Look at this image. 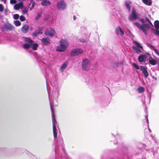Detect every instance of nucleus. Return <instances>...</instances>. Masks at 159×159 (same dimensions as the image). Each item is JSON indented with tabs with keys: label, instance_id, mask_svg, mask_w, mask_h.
I'll return each mask as SVG.
<instances>
[{
	"label": "nucleus",
	"instance_id": "38",
	"mask_svg": "<svg viewBox=\"0 0 159 159\" xmlns=\"http://www.w3.org/2000/svg\"><path fill=\"white\" fill-rule=\"evenodd\" d=\"M154 51L155 52V53L158 56H159V52H158V51L156 49H154Z\"/></svg>",
	"mask_w": 159,
	"mask_h": 159
},
{
	"label": "nucleus",
	"instance_id": "18",
	"mask_svg": "<svg viewBox=\"0 0 159 159\" xmlns=\"http://www.w3.org/2000/svg\"><path fill=\"white\" fill-rule=\"evenodd\" d=\"M67 64L68 62H65L61 65L60 67V70L62 71H63L64 69L67 66Z\"/></svg>",
	"mask_w": 159,
	"mask_h": 159
},
{
	"label": "nucleus",
	"instance_id": "9",
	"mask_svg": "<svg viewBox=\"0 0 159 159\" xmlns=\"http://www.w3.org/2000/svg\"><path fill=\"white\" fill-rule=\"evenodd\" d=\"M3 28L10 31L14 29L13 26L8 22L4 24Z\"/></svg>",
	"mask_w": 159,
	"mask_h": 159
},
{
	"label": "nucleus",
	"instance_id": "13",
	"mask_svg": "<svg viewBox=\"0 0 159 159\" xmlns=\"http://www.w3.org/2000/svg\"><path fill=\"white\" fill-rule=\"evenodd\" d=\"M29 29V26L25 25H24L22 28V31L24 33H26Z\"/></svg>",
	"mask_w": 159,
	"mask_h": 159
},
{
	"label": "nucleus",
	"instance_id": "16",
	"mask_svg": "<svg viewBox=\"0 0 159 159\" xmlns=\"http://www.w3.org/2000/svg\"><path fill=\"white\" fill-rule=\"evenodd\" d=\"M50 5L51 3L49 1H46L44 0L41 2V5L43 6H47Z\"/></svg>",
	"mask_w": 159,
	"mask_h": 159
},
{
	"label": "nucleus",
	"instance_id": "42",
	"mask_svg": "<svg viewBox=\"0 0 159 159\" xmlns=\"http://www.w3.org/2000/svg\"><path fill=\"white\" fill-rule=\"evenodd\" d=\"M155 34L158 35L159 36V30H156V33Z\"/></svg>",
	"mask_w": 159,
	"mask_h": 159
},
{
	"label": "nucleus",
	"instance_id": "4",
	"mask_svg": "<svg viewBox=\"0 0 159 159\" xmlns=\"http://www.w3.org/2000/svg\"><path fill=\"white\" fill-rule=\"evenodd\" d=\"M133 42L136 46V47L134 46L132 47V48L138 54L142 52L143 50V47L136 41H133Z\"/></svg>",
	"mask_w": 159,
	"mask_h": 159
},
{
	"label": "nucleus",
	"instance_id": "23",
	"mask_svg": "<svg viewBox=\"0 0 159 159\" xmlns=\"http://www.w3.org/2000/svg\"><path fill=\"white\" fill-rule=\"evenodd\" d=\"M38 45L37 43H34L32 45V49L34 50H36L37 49V48L38 47Z\"/></svg>",
	"mask_w": 159,
	"mask_h": 159
},
{
	"label": "nucleus",
	"instance_id": "47",
	"mask_svg": "<svg viewBox=\"0 0 159 159\" xmlns=\"http://www.w3.org/2000/svg\"><path fill=\"white\" fill-rule=\"evenodd\" d=\"M149 131H150V132H151V130L150 129H149Z\"/></svg>",
	"mask_w": 159,
	"mask_h": 159
},
{
	"label": "nucleus",
	"instance_id": "44",
	"mask_svg": "<svg viewBox=\"0 0 159 159\" xmlns=\"http://www.w3.org/2000/svg\"><path fill=\"white\" fill-rule=\"evenodd\" d=\"M42 27H39L38 28V30L39 31V32H40V31L42 30Z\"/></svg>",
	"mask_w": 159,
	"mask_h": 159
},
{
	"label": "nucleus",
	"instance_id": "20",
	"mask_svg": "<svg viewBox=\"0 0 159 159\" xmlns=\"http://www.w3.org/2000/svg\"><path fill=\"white\" fill-rule=\"evenodd\" d=\"M149 63L152 65H154L157 64L156 61L153 59L149 60Z\"/></svg>",
	"mask_w": 159,
	"mask_h": 159
},
{
	"label": "nucleus",
	"instance_id": "40",
	"mask_svg": "<svg viewBox=\"0 0 159 159\" xmlns=\"http://www.w3.org/2000/svg\"><path fill=\"white\" fill-rule=\"evenodd\" d=\"M52 122H53V125L54 124L55 125V124L56 123V119L54 117V120H52Z\"/></svg>",
	"mask_w": 159,
	"mask_h": 159
},
{
	"label": "nucleus",
	"instance_id": "25",
	"mask_svg": "<svg viewBox=\"0 0 159 159\" xmlns=\"http://www.w3.org/2000/svg\"><path fill=\"white\" fill-rule=\"evenodd\" d=\"M14 24L15 25L17 26H19L21 25L20 22L18 20L15 21H14Z\"/></svg>",
	"mask_w": 159,
	"mask_h": 159
},
{
	"label": "nucleus",
	"instance_id": "31",
	"mask_svg": "<svg viewBox=\"0 0 159 159\" xmlns=\"http://www.w3.org/2000/svg\"><path fill=\"white\" fill-rule=\"evenodd\" d=\"M19 17V15L18 14H15L13 15V18L15 19H17Z\"/></svg>",
	"mask_w": 159,
	"mask_h": 159
},
{
	"label": "nucleus",
	"instance_id": "24",
	"mask_svg": "<svg viewBox=\"0 0 159 159\" xmlns=\"http://www.w3.org/2000/svg\"><path fill=\"white\" fill-rule=\"evenodd\" d=\"M155 28L157 29H159V21H156L155 22Z\"/></svg>",
	"mask_w": 159,
	"mask_h": 159
},
{
	"label": "nucleus",
	"instance_id": "37",
	"mask_svg": "<svg viewBox=\"0 0 159 159\" xmlns=\"http://www.w3.org/2000/svg\"><path fill=\"white\" fill-rule=\"evenodd\" d=\"M10 2L11 4H15L16 3V0H10Z\"/></svg>",
	"mask_w": 159,
	"mask_h": 159
},
{
	"label": "nucleus",
	"instance_id": "32",
	"mask_svg": "<svg viewBox=\"0 0 159 159\" xmlns=\"http://www.w3.org/2000/svg\"><path fill=\"white\" fill-rule=\"evenodd\" d=\"M133 65L137 69H139V66L135 63H133Z\"/></svg>",
	"mask_w": 159,
	"mask_h": 159
},
{
	"label": "nucleus",
	"instance_id": "27",
	"mask_svg": "<svg viewBox=\"0 0 159 159\" xmlns=\"http://www.w3.org/2000/svg\"><path fill=\"white\" fill-rule=\"evenodd\" d=\"M23 47L24 48L29 49L30 47V45L28 43H25L23 45Z\"/></svg>",
	"mask_w": 159,
	"mask_h": 159
},
{
	"label": "nucleus",
	"instance_id": "5",
	"mask_svg": "<svg viewBox=\"0 0 159 159\" xmlns=\"http://www.w3.org/2000/svg\"><path fill=\"white\" fill-rule=\"evenodd\" d=\"M56 6L58 10H63L66 9V4L63 0H61L57 2Z\"/></svg>",
	"mask_w": 159,
	"mask_h": 159
},
{
	"label": "nucleus",
	"instance_id": "46",
	"mask_svg": "<svg viewBox=\"0 0 159 159\" xmlns=\"http://www.w3.org/2000/svg\"><path fill=\"white\" fill-rule=\"evenodd\" d=\"M76 18V17L75 16H73V19H74V20H75Z\"/></svg>",
	"mask_w": 159,
	"mask_h": 159
},
{
	"label": "nucleus",
	"instance_id": "39",
	"mask_svg": "<svg viewBox=\"0 0 159 159\" xmlns=\"http://www.w3.org/2000/svg\"><path fill=\"white\" fill-rule=\"evenodd\" d=\"M28 12V10L26 9H25L23 10V13L25 14H27Z\"/></svg>",
	"mask_w": 159,
	"mask_h": 159
},
{
	"label": "nucleus",
	"instance_id": "36",
	"mask_svg": "<svg viewBox=\"0 0 159 159\" xmlns=\"http://www.w3.org/2000/svg\"><path fill=\"white\" fill-rule=\"evenodd\" d=\"M126 31L129 34V35L131 36L132 35V33L131 32L130 30L129 29H127Z\"/></svg>",
	"mask_w": 159,
	"mask_h": 159
},
{
	"label": "nucleus",
	"instance_id": "22",
	"mask_svg": "<svg viewBox=\"0 0 159 159\" xmlns=\"http://www.w3.org/2000/svg\"><path fill=\"white\" fill-rule=\"evenodd\" d=\"M26 41L30 44L32 45L33 43V41L30 38H26L25 39Z\"/></svg>",
	"mask_w": 159,
	"mask_h": 159
},
{
	"label": "nucleus",
	"instance_id": "6",
	"mask_svg": "<svg viewBox=\"0 0 159 159\" xmlns=\"http://www.w3.org/2000/svg\"><path fill=\"white\" fill-rule=\"evenodd\" d=\"M138 18L136 11L134 9H133L132 13L128 17V19L130 21H134L136 20Z\"/></svg>",
	"mask_w": 159,
	"mask_h": 159
},
{
	"label": "nucleus",
	"instance_id": "34",
	"mask_svg": "<svg viewBox=\"0 0 159 159\" xmlns=\"http://www.w3.org/2000/svg\"><path fill=\"white\" fill-rule=\"evenodd\" d=\"M4 10V7L2 4H0V11L2 12Z\"/></svg>",
	"mask_w": 159,
	"mask_h": 159
},
{
	"label": "nucleus",
	"instance_id": "48",
	"mask_svg": "<svg viewBox=\"0 0 159 159\" xmlns=\"http://www.w3.org/2000/svg\"><path fill=\"white\" fill-rule=\"evenodd\" d=\"M158 66H159V63H158Z\"/></svg>",
	"mask_w": 159,
	"mask_h": 159
},
{
	"label": "nucleus",
	"instance_id": "28",
	"mask_svg": "<svg viewBox=\"0 0 159 159\" xmlns=\"http://www.w3.org/2000/svg\"><path fill=\"white\" fill-rule=\"evenodd\" d=\"M145 19L147 21V22H148L149 24H150L152 26H153V25L152 24V23L151 22L150 20H149V18L147 17H145Z\"/></svg>",
	"mask_w": 159,
	"mask_h": 159
},
{
	"label": "nucleus",
	"instance_id": "33",
	"mask_svg": "<svg viewBox=\"0 0 159 159\" xmlns=\"http://www.w3.org/2000/svg\"><path fill=\"white\" fill-rule=\"evenodd\" d=\"M148 45L150 47V48L152 49H153L154 50V49H156L154 47V46H153L152 44L151 43H148Z\"/></svg>",
	"mask_w": 159,
	"mask_h": 159
},
{
	"label": "nucleus",
	"instance_id": "43",
	"mask_svg": "<svg viewBox=\"0 0 159 159\" xmlns=\"http://www.w3.org/2000/svg\"><path fill=\"white\" fill-rule=\"evenodd\" d=\"M19 5V6L20 7V8L22 7L23 5L22 3H20L19 4H17Z\"/></svg>",
	"mask_w": 159,
	"mask_h": 159
},
{
	"label": "nucleus",
	"instance_id": "12",
	"mask_svg": "<svg viewBox=\"0 0 159 159\" xmlns=\"http://www.w3.org/2000/svg\"><path fill=\"white\" fill-rule=\"evenodd\" d=\"M140 68L141 70L142 71L144 75V77L146 78L147 77L148 75V73L147 69L145 68V67L143 66H141Z\"/></svg>",
	"mask_w": 159,
	"mask_h": 159
},
{
	"label": "nucleus",
	"instance_id": "29",
	"mask_svg": "<svg viewBox=\"0 0 159 159\" xmlns=\"http://www.w3.org/2000/svg\"><path fill=\"white\" fill-rule=\"evenodd\" d=\"M41 33L39 32H34L33 33V35L34 36L36 37L39 34H41Z\"/></svg>",
	"mask_w": 159,
	"mask_h": 159
},
{
	"label": "nucleus",
	"instance_id": "2",
	"mask_svg": "<svg viewBox=\"0 0 159 159\" xmlns=\"http://www.w3.org/2000/svg\"><path fill=\"white\" fill-rule=\"evenodd\" d=\"M60 45L57 46L56 48V50L59 52L64 51L68 45L67 41L66 40H61L60 41Z\"/></svg>",
	"mask_w": 159,
	"mask_h": 159
},
{
	"label": "nucleus",
	"instance_id": "15",
	"mask_svg": "<svg viewBox=\"0 0 159 159\" xmlns=\"http://www.w3.org/2000/svg\"><path fill=\"white\" fill-rule=\"evenodd\" d=\"M53 132L54 137V138H55L57 137V129L56 126V125L54 124L53 125Z\"/></svg>",
	"mask_w": 159,
	"mask_h": 159
},
{
	"label": "nucleus",
	"instance_id": "14",
	"mask_svg": "<svg viewBox=\"0 0 159 159\" xmlns=\"http://www.w3.org/2000/svg\"><path fill=\"white\" fill-rule=\"evenodd\" d=\"M146 56L145 55L141 54L138 58L139 61L140 62L143 61L144 59L146 58Z\"/></svg>",
	"mask_w": 159,
	"mask_h": 159
},
{
	"label": "nucleus",
	"instance_id": "8",
	"mask_svg": "<svg viewBox=\"0 0 159 159\" xmlns=\"http://www.w3.org/2000/svg\"><path fill=\"white\" fill-rule=\"evenodd\" d=\"M55 33V32L53 30L49 28L46 29V31L45 32L44 34L47 36L52 37L54 35Z\"/></svg>",
	"mask_w": 159,
	"mask_h": 159
},
{
	"label": "nucleus",
	"instance_id": "49",
	"mask_svg": "<svg viewBox=\"0 0 159 159\" xmlns=\"http://www.w3.org/2000/svg\"><path fill=\"white\" fill-rule=\"evenodd\" d=\"M158 61H159V59L158 60Z\"/></svg>",
	"mask_w": 159,
	"mask_h": 159
},
{
	"label": "nucleus",
	"instance_id": "30",
	"mask_svg": "<svg viewBox=\"0 0 159 159\" xmlns=\"http://www.w3.org/2000/svg\"><path fill=\"white\" fill-rule=\"evenodd\" d=\"M20 19L21 21H23L25 20V19L24 16L21 15L20 16Z\"/></svg>",
	"mask_w": 159,
	"mask_h": 159
},
{
	"label": "nucleus",
	"instance_id": "10",
	"mask_svg": "<svg viewBox=\"0 0 159 159\" xmlns=\"http://www.w3.org/2000/svg\"><path fill=\"white\" fill-rule=\"evenodd\" d=\"M115 31L116 34L117 35L120 34L122 36L124 34V33L120 26H118L116 28Z\"/></svg>",
	"mask_w": 159,
	"mask_h": 159
},
{
	"label": "nucleus",
	"instance_id": "41",
	"mask_svg": "<svg viewBox=\"0 0 159 159\" xmlns=\"http://www.w3.org/2000/svg\"><path fill=\"white\" fill-rule=\"evenodd\" d=\"M40 16V15L39 13H38L37 14V16H36V19H39Z\"/></svg>",
	"mask_w": 159,
	"mask_h": 159
},
{
	"label": "nucleus",
	"instance_id": "26",
	"mask_svg": "<svg viewBox=\"0 0 159 159\" xmlns=\"http://www.w3.org/2000/svg\"><path fill=\"white\" fill-rule=\"evenodd\" d=\"M125 5L126 7L127 8L128 11H130V10L131 7L129 3L127 2H125Z\"/></svg>",
	"mask_w": 159,
	"mask_h": 159
},
{
	"label": "nucleus",
	"instance_id": "45",
	"mask_svg": "<svg viewBox=\"0 0 159 159\" xmlns=\"http://www.w3.org/2000/svg\"><path fill=\"white\" fill-rule=\"evenodd\" d=\"M2 1H3L5 3H6V0H1Z\"/></svg>",
	"mask_w": 159,
	"mask_h": 159
},
{
	"label": "nucleus",
	"instance_id": "1",
	"mask_svg": "<svg viewBox=\"0 0 159 159\" xmlns=\"http://www.w3.org/2000/svg\"><path fill=\"white\" fill-rule=\"evenodd\" d=\"M139 20L143 24H140L138 22H135L134 23V25L137 26L139 29L141 30L145 34H147L146 31L148 30L150 27L148 23L145 24V22L143 19H140Z\"/></svg>",
	"mask_w": 159,
	"mask_h": 159
},
{
	"label": "nucleus",
	"instance_id": "35",
	"mask_svg": "<svg viewBox=\"0 0 159 159\" xmlns=\"http://www.w3.org/2000/svg\"><path fill=\"white\" fill-rule=\"evenodd\" d=\"M14 9L16 10H18L20 8V7L19 6V5L18 4H16L15 5Z\"/></svg>",
	"mask_w": 159,
	"mask_h": 159
},
{
	"label": "nucleus",
	"instance_id": "21",
	"mask_svg": "<svg viewBox=\"0 0 159 159\" xmlns=\"http://www.w3.org/2000/svg\"><path fill=\"white\" fill-rule=\"evenodd\" d=\"M144 88L142 87H140L138 89V91L139 93H143L144 91Z\"/></svg>",
	"mask_w": 159,
	"mask_h": 159
},
{
	"label": "nucleus",
	"instance_id": "19",
	"mask_svg": "<svg viewBox=\"0 0 159 159\" xmlns=\"http://www.w3.org/2000/svg\"><path fill=\"white\" fill-rule=\"evenodd\" d=\"M143 2L146 5L148 6L151 5L152 2L151 0H142Z\"/></svg>",
	"mask_w": 159,
	"mask_h": 159
},
{
	"label": "nucleus",
	"instance_id": "17",
	"mask_svg": "<svg viewBox=\"0 0 159 159\" xmlns=\"http://www.w3.org/2000/svg\"><path fill=\"white\" fill-rule=\"evenodd\" d=\"M30 3L29 4V7L31 9L33 8L35 5V3L33 0H30Z\"/></svg>",
	"mask_w": 159,
	"mask_h": 159
},
{
	"label": "nucleus",
	"instance_id": "11",
	"mask_svg": "<svg viewBox=\"0 0 159 159\" xmlns=\"http://www.w3.org/2000/svg\"><path fill=\"white\" fill-rule=\"evenodd\" d=\"M41 41L42 44L44 45H47L50 44V40L48 38H43Z\"/></svg>",
	"mask_w": 159,
	"mask_h": 159
},
{
	"label": "nucleus",
	"instance_id": "3",
	"mask_svg": "<svg viewBox=\"0 0 159 159\" xmlns=\"http://www.w3.org/2000/svg\"><path fill=\"white\" fill-rule=\"evenodd\" d=\"M90 66V62L89 59L85 58L83 60L82 63V67L84 70L86 71L89 70Z\"/></svg>",
	"mask_w": 159,
	"mask_h": 159
},
{
	"label": "nucleus",
	"instance_id": "7",
	"mask_svg": "<svg viewBox=\"0 0 159 159\" xmlns=\"http://www.w3.org/2000/svg\"><path fill=\"white\" fill-rule=\"evenodd\" d=\"M83 51L82 49L76 48L73 49L70 52V55L72 56L78 55L82 53Z\"/></svg>",
	"mask_w": 159,
	"mask_h": 159
}]
</instances>
